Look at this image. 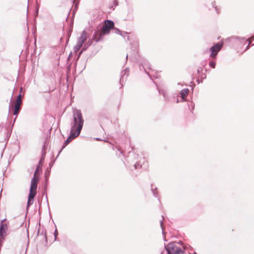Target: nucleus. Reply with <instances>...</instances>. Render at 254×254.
I'll return each instance as SVG.
<instances>
[{
    "mask_svg": "<svg viewBox=\"0 0 254 254\" xmlns=\"http://www.w3.org/2000/svg\"><path fill=\"white\" fill-rule=\"evenodd\" d=\"M84 119L80 110L75 109L73 111V120L70 123V130L80 134L83 126Z\"/></svg>",
    "mask_w": 254,
    "mask_h": 254,
    "instance_id": "obj_1",
    "label": "nucleus"
},
{
    "mask_svg": "<svg viewBox=\"0 0 254 254\" xmlns=\"http://www.w3.org/2000/svg\"><path fill=\"white\" fill-rule=\"evenodd\" d=\"M114 22L113 21L111 20H105L101 31L94 32L92 41L94 40L96 43L100 41L103 36L109 33L110 30L114 28Z\"/></svg>",
    "mask_w": 254,
    "mask_h": 254,
    "instance_id": "obj_2",
    "label": "nucleus"
},
{
    "mask_svg": "<svg viewBox=\"0 0 254 254\" xmlns=\"http://www.w3.org/2000/svg\"><path fill=\"white\" fill-rule=\"evenodd\" d=\"M179 243L173 242L165 246L167 254H180L183 253L182 249L178 246Z\"/></svg>",
    "mask_w": 254,
    "mask_h": 254,
    "instance_id": "obj_3",
    "label": "nucleus"
},
{
    "mask_svg": "<svg viewBox=\"0 0 254 254\" xmlns=\"http://www.w3.org/2000/svg\"><path fill=\"white\" fill-rule=\"evenodd\" d=\"M22 103V99H21V94H19L17 96V98L15 101V105L14 106V110L13 112V114L14 115L16 116V117L15 118L14 120V122H15L16 116L18 115L20 110H21V105Z\"/></svg>",
    "mask_w": 254,
    "mask_h": 254,
    "instance_id": "obj_4",
    "label": "nucleus"
},
{
    "mask_svg": "<svg viewBox=\"0 0 254 254\" xmlns=\"http://www.w3.org/2000/svg\"><path fill=\"white\" fill-rule=\"evenodd\" d=\"M222 47V45L219 43H217L213 45V46H212L210 48V51L211 52L210 57L213 58H216L218 52L220 51Z\"/></svg>",
    "mask_w": 254,
    "mask_h": 254,
    "instance_id": "obj_5",
    "label": "nucleus"
},
{
    "mask_svg": "<svg viewBox=\"0 0 254 254\" xmlns=\"http://www.w3.org/2000/svg\"><path fill=\"white\" fill-rule=\"evenodd\" d=\"M233 39H234L235 44L241 48H242L243 46L245 45L247 42V40L245 37L235 36Z\"/></svg>",
    "mask_w": 254,
    "mask_h": 254,
    "instance_id": "obj_6",
    "label": "nucleus"
},
{
    "mask_svg": "<svg viewBox=\"0 0 254 254\" xmlns=\"http://www.w3.org/2000/svg\"><path fill=\"white\" fill-rule=\"evenodd\" d=\"M79 134H80L70 130V135L64 143V144L62 146V149H64L72 139L78 136Z\"/></svg>",
    "mask_w": 254,
    "mask_h": 254,
    "instance_id": "obj_7",
    "label": "nucleus"
},
{
    "mask_svg": "<svg viewBox=\"0 0 254 254\" xmlns=\"http://www.w3.org/2000/svg\"><path fill=\"white\" fill-rule=\"evenodd\" d=\"M38 180L39 178H35V177H33L32 178L29 193L36 194V190L37 188V183Z\"/></svg>",
    "mask_w": 254,
    "mask_h": 254,
    "instance_id": "obj_8",
    "label": "nucleus"
},
{
    "mask_svg": "<svg viewBox=\"0 0 254 254\" xmlns=\"http://www.w3.org/2000/svg\"><path fill=\"white\" fill-rule=\"evenodd\" d=\"M129 153L133 156L134 160H136V162L134 164V168L136 169L141 168L142 167V164L141 163V158H140L139 155L135 153L134 152H132L131 153L130 152H129Z\"/></svg>",
    "mask_w": 254,
    "mask_h": 254,
    "instance_id": "obj_9",
    "label": "nucleus"
},
{
    "mask_svg": "<svg viewBox=\"0 0 254 254\" xmlns=\"http://www.w3.org/2000/svg\"><path fill=\"white\" fill-rule=\"evenodd\" d=\"M128 75L129 70L127 68L121 72V76L120 80V83L121 85V87L123 86V83L126 81Z\"/></svg>",
    "mask_w": 254,
    "mask_h": 254,
    "instance_id": "obj_10",
    "label": "nucleus"
},
{
    "mask_svg": "<svg viewBox=\"0 0 254 254\" xmlns=\"http://www.w3.org/2000/svg\"><path fill=\"white\" fill-rule=\"evenodd\" d=\"M86 40V33L85 31H83L81 36L78 38L77 43L82 46Z\"/></svg>",
    "mask_w": 254,
    "mask_h": 254,
    "instance_id": "obj_11",
    "label": "nucleus"
},
{
    "mask_svg": "<svg viewBox=\"0 0 254 254\" xmlns=\"http://www.w3.org/2000/svg\"><path fill=\"white\" fill-rule=\"evenodd\" d=\"M36 194L29 193L28 195V198L27 204V209H28L29 207L33 203L34 199Z\"/></svg>",
    "mask_w": 254,
    "mask_h": 254,
    "instance_id": "obj_12",
    "label": "nucleus"
},
{
    "mask_svg": "<svg viewBox=\"0 0 254 254\" xmlns=\"http://www.w3.org/2000/svg\"><path fill=\"white\" fill-rule=\"evenodd\" d=\"M46 145H47V141L45 140L44 142V143L43 144V146L42 147V157L39 161V163H42L45 159V155H46V151L45 150L46 149Z\"/></svg>",
    "mask_w": 254,
    "mask_h": 254,
    "instance_id": "obj_13",
    "label": "nucleus"
},
{
    "mask_svg": "<svg viewBox=\"0 0 254 254\" xmlns=\"http://www.w3.org/2000/svg\"><path fill=\"white\" fill-rule=\"evenodd\" d=\"M189 90L188 88L183 89V90H182L181 91L180 95H181V97L182 98V101H186L185 98L186 97L187 95H188V94L189 93Z\"/></svg>",
    "mask_w": 254,
    "mask_h": 254,
    "instance_id": "obj_14",
    "label": "nucleus"
},
{
    "mask_svg": "<svg viewBox=\"0 0 254 254\" xmlns=\"http://www.w3.org/2000/svg\"><path fill=\"white\" fill-rule=\"evenodd\" d=\"M142 68L144 69L146 73L148 74L150 77H151V73H150V71L148 70V69L150 70H152V69L150 66L149 65V64L148 63L144 64L143 65H142Z\"/></svg>",
    "mask_w": 254,
    "mask_h": 254,
    "instance_id": "obj_15",
    "label": "nucleus"
},
{
    "mask_svg": "<svg viewBox=\"0 0 254 254\" xmlns=\"http://www.w3.org/2000/svg\"><path fill=\"white\" fill-rule=\"evenodd\" d=\"M38 238L41 240L44 239L45 242H47V236L46 235V231H42V232L38 233Z\"/></svg>",
    "mask_w": 254,
    "mask_h": 254,
    "instance_id": "obj_16",
    "label": "nucleus"
},
{
    "mask_svg": "<svg viewBox=\"0 0 254 254\" xmlns=\"http://www.w3.org/2000/svg\"><path fill=\"white\" fill-rule=\"evenodd\" d=\"M211 5L213 7H214L215 8V11L217 13H219L220 12V8H218L216 5V2L215 1H213L212 3H211Z\"/></svg>",
    "mask_w": 254,
    "mask_h": 254,
    "instance_id": "obj_17",
    "label": "nucleus"
},
{
    "mask_svg": "<svg viewBox=\"0 0 254 254\" xmlns=\"http://www.w3.org/2000/svg\"><path fill=\"white\" fill-rule=\"evenodd\" d=\"M82 46H80L79 44H78L77 43L76 44V45L74 47V50L75 52L78 51L81 48Z\"/></svg>",
    "mask_w": 254,
    "mask_h": 254,
    "instance_id": "obj_18",
    "label": "nucleus"
},
{
    "mask_svg": "<svg viewBox=\"0 0 254 254\" xmlns=\"http://www.w3.org/2000/svg\"><path fill=\"white\" fill-rule=\"evenodd\" d=\"M151 190H152V192L154 196L155 197H157V188H156L154 189V188H153V187H152Z\"/></svg>",
    "mask_w": 254,
    "mask_h": 254,
    "instance_id": "obj_19",
    "label": "nucleus"
},
{
    "mask_svg": "<svg viewBox=\"0 0 254 254\" xmlns=\"http://www.w3.org/2000/svg\"><path fill=\"white\" fill-rule=\"evenodd\" d=\"M209 65L212 68H215V65H216L215 62H214V61H210L209 62Z\"/></svg>",
    "mask_w": 254,
    "mask_h": 254,
    "instance_id": "obj_20",
    "label": "nucleus"
},
{
    "mask_svg": "<svg viewBox=\"0 0 254 254\" xmlns=\"http://www.w3.org/2000/svg\"><path fill=\"white\" fill-rule=\"evenodd\" d=\"M125 39H126V37H127V39H128L129 37L128 36H127V32H124V33H122V35H121Z\"/></svg>",
    "mask_w": 254,
    "mask_h": 254,
    "instance_id": "obj_21",
    "label": "nucleus"
},
{
    "mask_svg": "<svg viewBox=\"0 0 254 254\" xmlns=\"http://www.w3.org/2000/svg\"><path fill=\"white\" fill-rule=\"evenodd\" d=\"M39 169V166H37L36 169L34 172V175L33 177H35V178H38V176H37L38 171Z\"/></svg>",
    "mask_w": 254,
    "mask_h": 254,
    "instance_id": "obj_22",
    "label": "nucleus"
},
{
    "mask_svg": "<svg viewBox=\"0 0 254 254\" xmlns=\"http://www.w3.org/2000/svg\"><path fill=\"white\" fill-rule=\"evenodd\" d=\"M202 67H198L197 69V72L198 74H201L202 72Z\"/></svg>",
    "mask_w": 254,
    "mask_h": 254,
    "instance_id": "obj_23",
    "label": "nucleus"
},
{
    "mask_svg": "<svg viewBox=\"0 0 254 254\" xmlns=\"http://www.w3.org/2000/svg\"><path fill=\"white\" fill-rule=\"evenodd\" d=\"M115 33L119 35H122V32L120 31L119 29L115 28L114 29Z\"/></svg>",
    "mask_w": 254,
    "mask_h": 254,
    "instance_id": "obj_24",
    "label": "nucleus"
},
{
    "mask_svg": "<svg viewBox=\"0 0 254 254\" xmlns=\"http://www.w3.org/2000/svg\"><path fill=\"white\" fill-rule=\"evenodd\" d=\"M180 243L181 244V245L183 246L184 249L185 250H186V249H188V248H190V245H183V244L181 243V242L180 241Z\"/></svg>",
    "mask_w": 254,
    "mask_h": 254,
    "instance_id": "obj_25",
    "label": "nucleus"
},
{
    "mask_svg": "<svg viewBox=\"0 0 254 254\" xmlns=\"http://www.w3.org/2000/svg\"><path fill=\"white\" fill-rule=\"evenodd\" d=\"M159 92L160 94L162 95L164 98H165L166 97V92L164 91H163V90H159Z\"/></svg>",
    "mask_w": 254,
    "mask_h": 254,
    "instance_id": "obj_26",
    "label": "nucleus"
},
{
    "mask_svg": "<svg viewBox=\"0 0 254 254\" xmlns=\"http://www.w3.org/2000/svg\"><path fill=\"white\" fill-rule=\"evenodd\" d=\"M58 235V231H57V230L56 229L54 233V238H55V241L56 240V238L57 237V236Z\"/></svg>",
    "mask_w": 254,
    "mask_h": 254,
    "instance_id": "obj_27",
    "label": "nucleus"
},
{
    "mask_svg": "<svg viewBox=\"0 0 254 254\" xmlns=\"http://www.w3.org/2000/svg\"><path fill=\"white\" fill-rule=\"evenodd\" d=\"M160 226H161V227L162 229V234L164 235V229H163V221L162 220H160Z\"/></svg>",
    "mask_w": 254,
    "mask_h": 254,
    "instance_id": "obj_28",
    "label": "nucleus"
},
{
    "mask_svg": "<svg viewBox=\"0 0 254 254\" xmlns=\"http://www.w3.org/2000/svg\"><path fill=\"white\" fill-rule=\"evenodd\" d=\"M200 77H201V78L202 79H205L206 78V76L205 74H202V73H201V75H200Z\"/></svg>",
    "mask_w": 254,
    "mask_h": 254,
    "instance_id": "obj_29",
    "label": "nucleus"
},
{
    "mask_svg": "<svg viewBox=\"0 0 254 254\" xmlns=\"http://www.w3.org/2000/svg\"><path fill=\"white\" fill-rule=\"evenodd\" d=\"M88 47L89 46H87V45L86 44H85V45L84 46V47L83 48V50H86Z\"/></svg>",
    "mask_w": 254,
    "mask_h": 254,
    "instance_id": "obj_30",
    "label": "nucleus"
},
{
    "mask_svg": "<svg viewBox=\"0 0 254 254\" xmlns=\"http://www.w3.org/2000/svg\"><path fill=\"white\" fill-rule=\"evenodd\" d=\"M250 45H248L246 47V49H245V50L244 51V52H246V51H247L250 48Z\"/></svg>",
    "mask_w": 254,
    "mask_h": 254,
    "instance_id": "obj_31",
    "label": "nucleus"
},
{
    "mask_svg": "<svg viewBox=\"0 0 254 254\" xmlns=\"http://www.w3.org/2000/svg\"><path fill=\"white\" fill-rule=\"evenodd\" d=\"M246 40H247V42H249L248 45H249L250 46V45L251 44V43H252L250 39L249 38V39H247Z\"/></svg>",
    "mask_w": 254,
    "mask_h": 254,
    "instance_id": "obj_32",
    "label": "nucleus"
},
{
    "mask_svg": "<svg viewBox=\"0 0 254 254\" xmlns=\"http://www.w3.org/2000/svg\"><path fill=\"white\" fill-rule=\"evenodd\" d=\"M91 41H88L86 44L87 45V46H89L91 45Z\"/></svg>",
    "mask_w": 254,
    "mask_h": 254,
    "instance_id": "obj_33",
    "label": "nucleus"
},
{
    "mask_svg": "<svg viewBox=\"0 0 254 254\" xmlns=\"http://www.w3.org/2000/svg\"><path fill=\"white\" fill-rule=\"evenodd\" d=\"M114 6H116L118 5V1L116 0L114 1Z\"/></svg>",
    "mask_w": 254,
    "mask_h": 254,
    "instance_id": "obj_34",
    "label": "nucleus"
},
{
    "mask_svg": "<svg viewBox=\"0 0 254 254\" xmlns=\"http://www.w3.org/2000/svg\"><path fill=\"white\" fill-rule=\"evenodd\" d=\"M82 51H81L79 53V55H78V56L77 57V60L79 59V57L80 56L81 54H82Z\"/></svg>",
    "mask_w": 254,
    "mask_h": 254,
    "instance_id": "obj_35",
    "label": "nucleus"
},
{
    "mask_svg": "<svg viewBox=\"0 0 254 254\" xmlns=\"http://www.w3.org/2000/svg\"><path fill=\"white\" fill-rule=\"evenodd\" d=\"M85 64H84L82 69H81V71H82V70H84L85 69Z\"/></svg>",
    "mask_w": 254,
    "mask_h": 254,
    "instance_id": "obj_36",
    "label": "nucleus"
},
{
    "mask_svg": "<svg viewBox=\"0 0 254 254\" xmlns=\"http://www.w3.org/2000/svg\"><path fill=\"white\" fill-rule=\"evenodd\" d=\"M96 139L97 140H100V138H96Z\"/></svg>",
    "mask_w": 254,
    "mask_h": 254,
    "instance_id": "obj_37",
    "label": "nucleus"
},
{
    "mask_svg": "<svg viewBox=\"0 0 254 254\" xmlns=\"http://www.w3.org/2000/svg\"><path fill=\"white\" fill-rule=\"evenodd\" d=\"M127 58H128V55L127 54V56H126V59H127Z\"/></svg>",
    "mask_w": 254,
    "mask_h": 254,
    "instance_id": "obj_38",
    "label": "nucleus"
},
{
    "mask_svg": "<svg viewBox=\"0 0 254 254\" xmlns=\"http://www.w3.org/2000/svg\"><path fill=\"white\" fill-rule=\"evenodd\" d=\"M196 81H197L198 84H199V81L198 79Z\"/></svg>",
    "mask_w": 254,
    "mask_h": 254,
    "instance_id": "obj_39",
    "label": "nucleus"
},
{
    "mask_svg": "<svg viewBox=\"0 0 254 254\" xmlns=\"http://www.w3.org/2000/svg\"><path fill=\"white\" fill-rule=\"evenodd\" d=\"M179 102V99H177V103H178Z\"/></svg>",
    "mask_w": 254,
    "mask_h": 254,
    "instance_id": "obj_40",
    "label": "nucleus"
},
{
    "mask_svg": "<svg viewBox=\"0 0 254 254\" xmlns=\"http://www.w3.org/2000/svg\"><path fill=\"white\" fill-rule=\"evenodd\" d=\"M10 105L9 106V111L10 110Z\"/></svg>",
    "mask_w": 254,
    "mask_h": 254,
    "instance_id": "obj_41",
    "label": "nucleus"
},
{
    "mask_svg": "<svg viewBox=\"0 0 254 254\" xmlns=\"http://www.w3.org/2000/svg\"><path fill=\"white\" fill-rule=\"evenodd\" d=\"M164 240H165V241H167V240H166V238H165V237H164Z\"/></svg>",
    "mask_w": 254,
    "mask_h": 254,
    "instance_id": "obj_42",
    "label": "nucleus"
},
{
    "mask_svg": "<svg viewBox=\"0 0 254 254\" xmlns=\"http://www.w3.org/2000/svg\"><path fill=\"white\" fill-rule=\"evenodd\" d=\"M143 161H144V160H145L144 158H143Z\"/></svg>",
    "mask_w": 254,
    "mask_h": 254,
    "instance_id": "obj_43",
    "label": "nucleus"
},
{
    "mask_svg": "<svg viewBox=\"0 0 254 254\" xmlns=\"http://www.w3.org/2000/svg\"><path fill=\"white\" fill-rule=\"evenodd\" d=\"M193 254H197L195 252H194Z\"/></svg>",
    "mask_w": 254,
    "mask_h": 254,
    "instance_id": "obj_44",
    "label": "nucleus"
}]
</instances>
